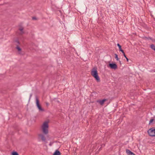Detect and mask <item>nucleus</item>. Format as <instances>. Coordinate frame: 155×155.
Wrapping results in <instances>:
<instances>
[{
    "mask_svg": "<svg viewBox=\"0 0 155 155\" xmlns=\"http://www.w3.org/2000/svg\"><path fill=\"white\" fill-rule=\"evenodd\" d=\"M91 74L92 76L95 78L97 82H100V79L98 75L96 67H94L93 68L91 71Z\"/></svg>",
    "mask_w": 155,
    "mask_h": 155,
    "instance_id": "f257e3e1",
    "label": "nucleus"
},
{
    "mask_svg": "<svg viewBox=\"0 0 155 155\" xmlns=\"http://www.w3.org/2000/svg\"><path fill=\"white\" fill-rule=\"evenodd\" d=\"M48 122L47 121L44 122L42 126V130L44 134H47L48 133Z\"/></svg>",
    "mask_w": 155,
    "mask_h": 155,
    "instance_id": "f03ea898",
    "label": "nucleus"
},
{
    "mask_svg": "<svg viewBox=\"0 0 155 155\" xmlns=\"http://www.w3.org/2000/svg\"><path fill=\"white\" fill-rule=\"evenodd\" d=\"M107 67L110 68L111 69L116 70L117 68V66L115 63H110L109 62V64L107 65Z\"/></svg>",
    "mask_w": 155,
    "mask_h": 155,
    "instance_id": "7ed1b4c3",
    "label": "nucleus"
},
{
    "mask_svg": "<svg viewBox=\"0 0 155 155\" xmlns=\"http://www.w3.org/2000/svg\"><path fill=\"white\" fill-rule=\"evenodd\" d=\"M149 136L151 137L155 136V129L152 128L150 129L147 131Z\"/></svg>",
    "mask_w": 155,
    "mask_h": 155,
    "instance_id": "20e7f679",
    "label": "nucleus"
},
{
    "mask_svg": "<svg viewBox=\"0 0 155 155\" xmlns=\"http://www.w3.org/2000/svg\"><path fill=\"white\" fill-rule=\"evenodd\" d=\"M38 137H40L41 138V140L43 142H45L46 141V138L44 135L42 134H39Z\"/></svg>",
    "mask_w": 155,
    "mask_h": 155,
    "instance_id": "39448f33",
    "label": "nucleus"
},
{
    "mask_svg": "<svg viewBox=\"0 0 155 155\" xmlns=\"http://www.w3.org/2000/svg\"><path fill=\"white\" fill-rule=\"evenodd\" d=\"M107 100V99H104L102 100H98L97 101V102H98L101 105H103L105 102Z\"/></svg>",
    "mask_w": 155,
    "mask_h": 155,
    "instance_id": "423d86ee",
    "label": "nucleus"
},
{
    "mask_svg": "<svg viewBox=\"0 0 155 155\" xmlns=\"http://www.w3.org/2000/svg\"><path fill=\"white\" fill-rule=\"evenodd\" d=\"M36 106L40 111H45L44 109L42 107L40 104L37 105Z\"/></svg>",
    "mask_w": 155,
    "mask_h": 155,
    "instance_id": "0eeeda50",
    "label": "nucleus"
},
{
    "mask_svg": "<svg viewBox=\"0 0 155 155\" xmlns=\"http://www.w3.org/2000/svg\"><path fill=\"white\" fill-rule=\"evenodd\" d=\"M126 152L128 155H133L134 153L128 149L126 150Z\"/></svg>",
    "mask_w": 155,
    "mask_h": 155,
    "instance_id": "6e6552de",
    "label": "nucleus"
},
{
    "mask_svg": "<svg viewBox=\"0 0 155 155\" xmlns=\"http://www.w3.org/2000/svg\"><path fill=\"white\" fill-rule=\"evenodd\" d=\"M61 153L60 151L57 150H55L53 155H61Z\"/></svg>",
    "mask_w": 155,
    "mask_h": 155,
    "instance_id": "1a4fd4ad",
    "label": "nucleus"
},
{
    "mask_svg": "<svg viewBox=\"0 0 155 155\" xmlns=\"http://www.w3.org/2000/svg\"><path fill=\"white\" fill-rule=\"evenodd\" d=\"M36 105L40 104L39 103V101L37 96H36Z\"/></svg>",
    "mask_w": 155,
    "mask_h": 155,
    "instance_id": "9d476101",
    "label": "nucleus"
},
{
    "mask_svg": "<svg viewBox=\"0 0 155 155\" xmlns=\"http://www.w3.org/2000/svg\"><path fill=\"white\" fill-rule=\"evenodd\" d=\"M150 48L155 51V45L153 44H151L150 45Z\"/></svg>",
    "mask_w": 155,
    "mask_h": 155,
    "instance_id": "9b49d317",
    "label": "nucleus"
},
{
    "mask_svg": "<svg viewBox=\"0 0 155 155\" xmlns=\"http://www.w3.org/2000/svg\"><path fill=\"white\" fill-rule=\"evenodd\" d=\"M16 48L17 49L18 51H21V48L19 47V46L18 45H16Z\"/></svg>",
    "mask_w": 155,
    "mask_h": 155,
    "instance_id": "f8f14e48",
    "label": "nucleus"
},
{
    "mask_svg": "<svg viewBox=\"0 0 155 155\" xmlns=\"http://www.w3.org/2000/svg\"><path fill=\"white\" fill-rule=\"evenodd\" d=\"M12 155H18V153L16 151H13L12 153Z\"/></svg>",
    "mask_w": 155,
    "mask_h": 155,
    "instance_id": "ddd939ff",
    "label": "nucleus"
},
{
    "mask_svg": "<svg viewBox=\"0 0 155 155\" xmlns=\"http://www.w3.org/2000/svg\"><path fill=\"white\" fill-rule=\"evenodd\" d=\"M155 120V119H152L150 120L149 121V124H152V122H153V121Z\"/></svg>",
    "mask_w": 155,
    "mask_h": 155,
    "instance_id": "4468645a",
    "label": "nucleus"
},
{
    "mask_svg": "<svg viewBox=\"0 0 155 155\" xmlns=\"http://www.w3.org/2000/svg\"><path fill=\"white\" fill-rule=\"evenodd\" d=\"M114 55H115V58H116V60H117V61H118L119 59L118 58V55L117 54H114Z\"/></svg>",
    "mask_w": 155,
    "mask_h": 155,
    "instance_id": "2eb2a0df",
    "label": "nucleus"
},
{
    "mask_svg": "<svg viewBox=\"0 0 155 155\" xmlns=\"http://www.w3.org/2000/svg\"><path fill=\"white\" fill-rule=\"evenodd\" d=\"M19 30L21 31V34H23L24 33V32L23 31V28H19Z\"/></svg>",
    "mask_w": 155,
    "mask_h": 155,
    "instance_id": "dca6fc26",
    "label": "nucleus"
},
{
    "mask_svg": "<svg viewBox=\"0 0 155 155\" xmlns=\"http://www.w3.org/2000/svg\"><path fill=\"white\" fill-rule=\"evenodd\" d=\"M117 46L118 47L119 50L122 49L121 46L119 43L117 44Z\"/></svg>",
    "mask_w": 155,
    "mask_h": 155,
    "instance_id": "f3484780",
    "label": "nucleus"
},
{
    "mask_svg": "<svg viewBox=\"0 0 155 155\" xmlns=\"http://www.w3.org/2000/svg\"><path fill=\"white\" fill-rule=\"evenodd\" d=\"M15 42L17 43V44H16V45H19L20 44V43L19 41L18 40H15Z\"/></svg>",
    "mask_w": 155,
    "mask_h": 155,
    "instance_id": "a211bd4d",
    "label": "nucleus"
},
{
    "mask_svg": "<svg viewBox=\"0 0 155 155\" xmlns=\"http://www.w3.org/2000/svg\"><path fill=\"white\" fill-rule=\"evenodd\" d=\"M145 38H146L147 40H149V39H150V40H152V38L150 37H145Z\"/></svg>",
    "mask_w": 155,
    "mask_h": 155,
    "instance_id": "6ab92c4d",
    "label": "nucleus"
},
{
    "mask_svg": "<svg viewBox=\"0 0 155 155\" xmlns=\"http://www.w3.org/2000/svg\"><path fill=\"white\" fill-rule=\"evenodd\" d=\"M120 51H121L123 54L124 53V51L122 50V49H121V50H119Z\"/></svg>",
    "mask_w": 155,
    "mask_h": 155,
    "instance_id": "aec40b11",
    "label": "nucleus"
},
{
    "mask_svg": "<svg viewBox=\"0 0 155 155\" xmlns=\"http://www.w3.org/2000/svg\"><path fill=\"white\" fill-rule=\"evenodd\" d=\"M45 104H46V105L47 106H48L49 105V103L48 102H46Z\"/></svg>",
    "mask_w": 155,
    "mask_h": 155,
    "instance_id": "412c9836",
    "label": "nucleus"
},
{
    "mask_svg": "<svg viewBox=\"0 0 155 155\" xmlns=\"http://www.w3.org/2000/svg\"><path fill=\"white\" fill-rule=\"evenodd\" d=\"M32 19L33 20H36L37 19V18L35 17H33L32 18Z\"/></svg>",
    "mask_w": 155,
    "mask_h": 155,
    "instance_id": "4be33fe9",
    "label": "nucleus"
},
{
    "mask_svg": "<svg viewBox=\"0 0 155 155\" xmlns=\"http://www.w3.org/2000/svg\"><path fill=\"white\" fill-rule=\"evenodd\" d=\"M123 54V55H124V57L125 58H126L127 56H126V55H125V53H124Z\"/></svg>",
    "mask_w": 155,
    "mask_h": 155,
    "instance_id": "5701e85b",
    "label": "nucleus"
},
{
    "mask_svg": "<svg viewBox=\"0 0 155 155\" xmlns=\"http://www.w3.org/2000/svg\"><path fill=\"white\" fill-rule=\"evenodd\" d=\"M126 58V60H127V62H128V61H129V59L127 57H126V58Z\"/></svg>",
    "mask_w": 155,
    "mask_h": 155,
    "instance_id": "b1692460",
    "label": "nucleus"
},
{
    "mask_svg": "<svg viewBox=\"0 0 155 155\" xmlns=\"http://www.w3.org/2000/svg\"><path fill=\"white\" fill-rule=\"evenodd\" d=\"M49 145L50 146H51V145H52V143H50V144H49Z\"/></svg>",
    "mask_w": 155,
    "mask_h": 155,
    "instance_id": "393cba45",
    "label": "nucleus"
},
{
    "mask_svg": "<svg viewBox=\"0 0 155 155\" xmlns=\"http://www.w3.org/2000/svg\"><path fill=\"white\" fill-rule=\"evenodd\" d=\"M102 147H101L99 149V150H100L101 149Z\"/></svg>",
    "mask_w": 155,
    "mask_h": 155,
    "instance_id": "a878e982",
    "label": "nucleus"
},
{
    "mask_svg": "<svg viewBox=\"0 0 155 155\" xmlns=\"http://www.w3.org/2000/svg\"><path fill=\"white\" fill-rule=\"evenodd\" d=\"M103 146H105V144H103L101 145V147H102Z\"/></svg>",
    "mask_w": 155,
    "mask_h": 155,
    "instance_id": "bb28decb",
    "label": "nucleus"
},
{
    "mask_svg": "<svg viewBox=\"0 0 155 155\" xmlns=\"http://www.w3.org/2000/svg\"><path fill=\"white\" fill-rule=\"evenodd\" d=\"M119 62H120V65H121V61H119Z\"/></svg>",
    "mask_w": 155,
    "mask_h": 155,
    "instance_id": "cd10ccee",
    "label": "nucleus"
},
{
    "mask_svg": "<svg viewBox=\"0 0 155 155\" xmlns=\"http://www.w3.org/2000/svg\"><path fill=\"white\" fill-rule=\"evenodd\" d=\"M57 102L58 103H59L60 102H59V101H57Z\"/></svg>",
    "mask_w": 155,
    "mask_h": 155,
    "instance_id": "c85d7f7f",
    "label": "nucleus"
},
{
    "mask_svg": "<svg viewBox=\"0 0 155 155\" xmlns=\"http://www.w3.org/2000/svg\"><path fill=\"white\" fill-rule=\"evenodd\" d=\"M133 155H136L134 153V154H133Z\"/></svg>",
    "mask_w": 155,
    "mask_h": 155,
    "instance_id": "c756f323",
    "label": "nucleus"
}]
</instances>
